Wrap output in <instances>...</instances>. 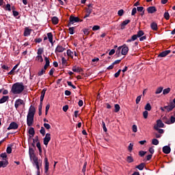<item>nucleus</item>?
Here are the masks:
<instances>
[{"label":"nucleus","mask_w":175,"mask_h":175,"mask_svg":"<svg viewBox=\"0 0 175 175\" xmlns=\"http://www.w3.org/2000/svg\"><path fill=\"white\" fill-rule=\"evenodd\" d=\"M31 161H32L33 166H36L37 169V173L38 175L40 174V167H42V160H38V157L35 155L33 150L29 149V151Z\"/></svg>","instance_id":"f257e3e1"},{"label":"nucleus","mask_w":175,"mask_h":175,"mask_svg":"<svg viewBox=\"0 0 175 175\" xmlns=\"http://www.w3.org/2000/svg\"><path fill=\"white\" fill-rule=\"evenodd\" d=\"M36 111V109H35V107L31 106L29 107V112L27 117V124L28 126H31L33 124V117L35 116Z\"/></svg>","instance_id":"f03ea898"},{"label":"nucleus","mask_w":175,"mask_h":175,"mask_svg":"<svg viewBox=\"0 0 175 175\" xmlns=\"http://www.w3.org/2000/svg\"><path fill=\"white\" fill-rule=\"evenodd\" d=\"M13 94H21L24 91V85L23 83H14L11 90Z\"/></svg>","instance_id":"7ed1b4c3"},{"label":"nucleus","mask_w":175,"mask_h":175,"mask_svg":"<svg viewBox=\"0 0 175 175\" xmlns=\"http://www.w3.org/2000/svg\"><path fill=\"white\" fill-rule=\"evenodd\" d=\"M49 66H50V59H49V57H45V65H44V68H42L41 70H40L38 72V75L43 76V75H44V73H46V70Z\"/></svg>","instance_id":"20e7f679"},{"label":"nucleus","mask_w":175,"mask_h":175,"mask_svg":"<svg viewBox=\"0 0 175 175\" xmlns=\"http://www.w3.org/2000/svg\"><path fill=\"white\" fill-rule=\"evenodd\" d=\"M121 49H122V55H126L128 54V51H129V48H128V46H126V44H124L122 46H119L118 48V50L116 51V53H120V51H121Z\"/></svg>","instance_id":"39448f33"},{"label":"nucleus","mask_w":175,"mask_h":175,"mask_svg":"<svg viewBox=\"0 0 175 175\" xmlns=\"http://www.w3.org/2000/svg\"><path fill=\"white\" fill-rule=\"evenodd\" d=\"M163 121L165 122V124H168L170 125V124H174L175 122V118L174 116H172L170 119H167L166 117L163 118Z\"/></svg>","instance_id":"423d86ee"},{"label":"nucleus","mask_w":175,"mask_h":175,"mask_svg":"<svg viewBox=\"0 0 175 175\" xmlns=\"http://www.w3.org/2000/svg\"><path fill=\"white\" fill-rule=\"evenodd\" d=\"M174 108L175 105L173 103H171L168 106L164 107V109L161 108V110H162V111H165V110H166V111H172V110Z\"/></svg>","instance_id":"0eeeda50"},{"label":"nucleus","mask_w":175,"mask_h":175,"mask_svg":"<svg viewBox=\"0 0 175 175\" xmlns=\"http://www.w3.org/2000/svg\"><path fill=\"white\" fill-rule=\"evenodd\" d=\"M51 140V133H46L44 138V146H47L49 144V142Z\"/></svg>","instance_id":"6e6552de"},{"label":"nucleus","mask_w":175,"mask_h":175,"mask_svg":"<svg viewBox=\"0 0 175 175\" xmlns=\"http://www.w3.org/2000/svg\"><path fill=\"white\" fill-rule=\"evenodd\" d=\"M21 105H25V103H24V100L18 98L15 101V108L16 109H18V107H20V106H21Z\"/></svg>","instance_id":"1a4fd4ad"},{"label":"nucleus","mask_w":175,"mask_h":175,"mask_svg":"<svg viewBox=\"0 0 175 175\" xmlns=\"http://www.w3.org/2000/svg\"><path fill=\"white\" fill-rule=\"evenodd\" d=\"M163 126H165V124L162 122V120H158L157 121V125H154V129L158 131V128H163Z\"/></svg>","instance_id":"9d476101"},{"label":"nucleus","mask_w":175,"mask_h":175,"mask_svg":"<svg viewBox=\"0 0 175 175\" xmlns=\"http://www.w3.org/2000/svg\"><path fill=\"white\" fill-rule=\"evenodd\" d=\"M64 51H65V48L61 45H57L55 51L56 54H58V53H64Z\"/></svg>","instance_id":"9b49d317"},{"label":"nucleus","mask_w":175,"mask_h":175,"mask_svg":"<svg viewBox=\"0 0 175 175\" xmlns=\"http://www.w3.org/2000/svg\"><path fill=\"white\" fill-rule=\"evenodd\" d=\"M50 166V163H49V159L47 157H45L44 159V170L45 173H47L49 172V167Z\"/></svg>","instance_id":"f8f14e48"},{"label":"nucleus","mask_w":175,"mask_h":175,"mask_svg":"<svg viewBox=\"0 0 175 175\" xmlns=\"http://www.w3.org/2000/svg\"><path fill=\"white\" fill-rule=\"evenodd\" d=\"M79 21H80V19L79 18V17L72 16L70 17V24H75V23H79Z\"/></svg>","instance_id":"ddd939ff"},{"label":"nucleus","mask_w":175,"mask_h":175,"mask_svg":"<svg viewBox=\"0 0 175 175\" xmlns=\"http://www.w3.org/2000/svg\"><path fill=\"white\" fill-rule=\"evenodd\" d=\"M18 128V125L16 122H12L9 127L8 128V131H10V129H17Z\"/></svg>","instance_id":"4468645a"},{"label":"nucleus","mask_w":175,"mask_h":175,"mask_svg":"<svg viewBox=\"0 0 175 175\" xmlns=\"http://www.w3.org/2000/svg\"><path fill=\"white\" fill-rule=\"evenodd\" d=\"M168 54H170V50L161 52V53L158 55V57H159V58H163L164 57H166V55H168Z\"/></svg>","instance_id":"2eb2a0df"},{"label":"nucleus","mask_w":175,"mask_h":175,"mask_svg":"<svg viewBox=\"0 0 175 175\" xmlns=\"http://www.w3.org/2000/svg\"><path fill=\"white\" fill-rule=\"evenodd\" d=\"M9 165L8 160L0 161V167H6Z\"/></svg>","instance_id":"dca6fc26"},{"label":"nucleus","mask_w":175,"mask_h":175,"mask_svg":"<svg viewBox=\"0 0 175 175\" xmlns=\"http://www.w3.org/2000/svg\"><path fill=\"white\" fill-rule=\"evenodd\" d=\"M129 23H131V20H125L124 21H123L120 25L121 29H124L125 26L128 25V24H129Z\"/></svg>","instance_id":"f3484780"},{"label":"nucleus","mask_w":175,"mask_h":175,"mask_svg":"<svg viewBox=\"0 0 175 175\" xmlns=\"http://www.w3.org/2000/svg\"><path fill=\"white\" fill-rule=\"evenodd\" d=\"M147 12L150 14L155 13V12H157V8L154 6L149 7L147 8Z\"/></svg>","instance_id":"a211bd4d"},{"label":"nucleus","mask_w":175,"mask_h":175,"mask_svg":"<svg viewBox=\"0 0 175 175\" xmlns=\"http://www.w3.org/2000/svg\"><path fill=\"white\" fill-rule=\"evenodd\" d=\"M170 147L165 146L163 148V152H164V154H170Z\"/></svg>","instance_id":"6ab92c4d"},{"label":"nucleus","mask_w":175,"mask_h":175,"mask_svg":"<svg viewBox=\"0 0 175 175\" xmlns=\"http://www.w3.org/2000/svg\"><path fill=\"white\" fill-rule=\"evenodd\" d=\"M32 31V29L29 28H25L24 31V36H29L31 35V32Z\"/></svg>","instance_id":"aec40b11"},{"label":"nucleus","mask_w":175,"mask_h":175,"mask_svg":"<svg viewBox=\"0 0 175 175\" xmlns=\"http://www.w3.org/2000/svg\"><path fill=\"white\" fill-rule=\"evenodd\" d=\"M72 72H75L76 73H80V72H81V68H80V67L74 66L72 67Z\"/></svg>","instance_id":"412c9836"},{"label":"nucleus","mask_w":175,"mask_h":175,"mask_svg":"<svg viewBox=\"0 0 175 175\" xmlns=\"http://www.w3.org/2000/svg\"><path fill=\"white\" fill-rule=\"evenodd\" d=\"M8 99H9V96H3L0 99V104H1V103H5V102H6V100H8Z\"/></svg>","instance_id":"4be33fe9"},{"label":"nucleus","mask_w":175,"mask_h":175,"mask_svg":"<svg viewBox=\"0 0 175 175\" xmlns=\"http://www.w3.org/2000/svg\"><path fill=\"white\" fill-rule=\"evenodd\" d=\"M36 61H37V62H43V57L40 55H38L36 57Z\"/></svg>","instance_id":"5701e85b"},{"label":"nucleus","mask_w":175,"mask_h":175,"mask_svg":"<svg viewBox=\"0 0 175 175\" xmlns=\"http://www.w3.org/2000/svg\"><path fill=\"white\" fill-rule=\"evenodd\" d=\"M172 91L170 88H165L163 90V95H167Z\"/></svg>","instance_id":"b1692460"},{"label":"nucleus","mask_w":175,"mask_h":175,"mask_svg":"<svg viewBox=\"0 0 175 175\" xmlns=\"http://www.w3.org/2000/svg\"><path fill=\"white\" fill-rule=\"evenodd\" d=\"M150 27L153 31H157V29H158V25L155 23H151Z\"/></svg>","instance_id":"393cba45"},{"label":"nucleus","mask_w":175,"mask_h":175,"mask_svg":"<svg viewBox=\"0 0 175 175\" xmlns=\"http://www.w3.org/2000/svg\"><path fill=\"white\" fill-rule=\"evenodd\" d=\"M144 166H146V164H144V163H142L141 164L137 165L136 168L139 170H143V169H144Z\"/></svg>","instance_id":"a878e982"},{"label":"nucleus","mask_w":175,"mask_h":175,"mask_svg":"<svg viewBox=\"0 0 175 175\" xmlns=\"http://www.w3.org/2000/svg\"><path fill=\"white\" fill-rule=\"evenodd\" d=\"M163 91V87H159L156 90L155 94L158 95V94H161Z\"/></svg>","instance_id":"bb28decb"},{"label":"nucleus","mask_w":175,"mask_h":175,"mask_svg":"<svg viewBox=\"0 0 175 175\" xmlns=\"http://www.w3.org/2000/svg\"><path fill=\"white\" fill-rule=\"evenodd\" d=\"M47 36H48V39H49L50 43H53V33H48Z\"/></svg>","instance_id":"cd10ccee"},{"label":"nucleus","mask_w":175,"mask_h":175,"mask_svg":"<svg viewBox=\"0 0 175 175\" xmlns=\"http://www.w3.org/2000/svg\"><path fill=\"white\" fill-rule=\"evenodd\" d=\"M52 23L55 25H57V24H58V18H57V16L52 18Z\"/></svg>","instance_id":"c85d7f7f"},{"label":"nucleus","mask_w":175,"mask_h":175,"mask_svg":"<svg viewBox=\"0 0 175 175\" xmlns=\"http://www.w3.org/2000/svg\"><path fill=\"white\" fill-rule=\"evenodd\" d=\"M67 55L70 57V58H73V52L70 51V49L67 50Z\"/></svg>","instance_id":"c756f323"},{"label":"nucleus","mask_w":175,"mask_h":175,"mask_svg":"<svg viewBox=\"0 0 175 175\" xmlns=\"http://www.w3.org/2000/svg\"><path fill=\"white\" fill-rule=\"evenodd\" d=\"M1 157L3 158V161H8V154L6 153H2Z\"/></svg>","instance_id":"7c9ffc66"},{"label":"nucleus","mask_w":175,"mask_h":175,"mask_svg":"<svg viewBox=\"0 0 175 175\" xmlns=\"http://www.w3.org/2000/svg\"><path fill=\"white\" fill-rule=\"evenodd\" d=\"M143 35H144V31H143L142 30H139L137 33V36L138 38H142V36H143Z\"/></svg>","instance_id":"2f4dec72"},{"label":"nucleus","mask_w":175,"mask_h":175,"mask_svg":"<svg viewBox=\"0 0 175 175\" xmlns=\"http://www.w3.org/2000/svg\"><path fill=\"white\" fill-rule=\"evenodd\" d=\"M152 144L154 145V146H158V144H159V141H158V139H153L152 140Z\"/></svg>","instance_id":"473e14b6"},{"label":"nucleus","mask_w":175,"mask_h":175,"mask_svg":"<svg viewBox=\"0 0 175 175\" xmlns=\"http://www.w3.org/2000/svg\"><path fill=\"white\" fill-rule=\"evenodd\" d=\"M126 161L129 163H132L133 162V158L131 156H128Z\"/></svg>","instance_id":"72a5a7b5"},{"label":"nucleus","mask_w":175,"mask_h":175,"mask_svg":"<svg viewBox=\"0 0 175 175\" xmlns=\"http://www.w3.org/2000/svg\"><path fill=\"white\" fill-rule=\"evenodd\" d=\"M29 135H31V136H33L35 135V130L33 129V128H30L29 129Z\"/></svg>","instance_id":"f704fd0d"},{"label":"nucleus","mask_w":175,"mask_h":175,"mask_svg":"<svg viewBox=\"0 0 175 175\" xmlns=\"http://www.w3.org/2000/svg\"><path fill=\"white\" fill-rule=\"evenodd\" d=\"M132 150H133V144L131 143L128 146V150L129 152H132Z\"/></svg>","instance_id":"c9c22d12"},{"label":"nucleus","mask_w":175,"mask_h":175,"mask_svg":"<svg viewBox=\"0 0 175 175\" xmlns=\"http://www.w3.org/2000/svg\"><path fill=\"white\" fill-rule=\"evenodd\" d=\"M114 107H115V112L118 113V111H120V105L116 104Z\"/></svg>","instance_id":"e433bc0d"},{"label":"nucleus","mask_w":175,"mask_h":175,"mask_svg":"<svg viewBox=\"0 0 175 175\" xmlns=\"http://www.w3.org/2000/svg\"><path fill=\"white\" fill-rule=\"evenodd\" d=\"M145 110H148V111H150L151 110V105L150 103H147L145 106Z\"/></svg>","instance_id":"4c0bfd02"},{"label":"nucleus","mask_w":175,"mask_h":175,"mask_svg":"<svg viewBox=\"0 0 175 175\" xmlns=\"http://www.w3.org/2000/svg\"><path fill=\"white\" fill-rule=\"evenodd\" d=\"M40 132L42 136H44L46 135V130H44V127H41Z\"/></svg>","instance_id":"58836bf2"},{"label":"nucleus","mask_w":175,"mask_h":175,"mask_svg":"<svg viewBox=\"0 0 175 175\" xmlns=\"http://www.w3.org/2000/svg\"><path fill=\"white\" fill-rule=\"evenodd\" d=\"M69 31V33H70V35H73V33H75V27H70L68 29Z\"/></svg>","instance_id":"ea45409f"},{"label":"nucleus","mask_w":175,"mask_h":175,"mask_svg":"<svg viewBox=\"0 0 175 175\" xmlns=\"http://www.w3.org/2000/svg\"><path fill=\"white\" fill-rule=\"evenodd\" d=\"M140 100H142V96H138L136 98V104L139 105V103H140Z\"/></svg>","instance_id":"a19ab883"},{"label":"nucleus","mask_w":175,"mask_h":175,"mask_svg":"<svg viewBox=\"0 0 175 175\" xmlns=\"http://www.w3.org/2000/svg\"><path fill=\"white\" fill-rule=\"evenodd\" d=\"M124 10H120L118 12V16H120V17H122V16H124Z\"/></svg>","instance_id":"79ce46f5"},{"label":"nucleus","mask_w":175,"mask_h":175,"mask_svg":"<svg viewBox=\"0 0 175 175\" xmlns=\"http://www.w3.org/2000/svg\"><path fill=\"white\" fill-rule=\"evenodd\" d=\"M102 125L104 132H107V128H106V124L105 123V122H102Z\"/></svg>","instance_id":"37998d69"},{"label":"nucleus","mask_w":175,"mask_h":175,"mask_svg":"<svg viewBox=\"0 0 175 175\" xmlns=\"http://www.w3.org/2000/svg\"><path fill=\"white\" fill-rule=\"evenodd\" d=\"M50 109V104L46 105L45 108V114L47 116V113H49V110Z\"/></svg>","instance_id":"c03bdc74"},{"label":"nucleus","mask_w":175,"mask_h":175,"mask_svg":"<svg viewBox=\"0 0 175 175\" xmlns=\"http://www.w3.org/2000/svg\"><path fill=\"white\" fill-rule=\"evenodd\" d=\"M164 18H165V20H169V18H170V15L168 12H165Z\"/></svg>","instance_id":"a18cd8bd"},{"label":"nucleus","mask_w":175,"mask_h":175,"mask_svg":"<svg viewBox=\"0 0 175 175\" xmlns=\"http://www.w3.org/2000/svg\"><path fill=\"white\" fill-rule=\"evenodd\" d=\"M144 118L147 119L148 117V111H145L143 112Z\"/></svg>","instance_id":"49530a36"},{"label":"nucleus","mask_w":175,"mask_h":175,"mask_svg":"<svg viewBox=\"0 0 175 175\" xmlns=\"http://www.w3.org/2000/svg\"><path fill=\"white\" fill-rule=\"evenodd\" d=\"M68 85H69L70 87H72V88H73L74 90H76V86H75L71 81H68L67 82Z\"/></svg>","instance_id":"de8ad7c7"},{"label":"nucleus","mask_w":175,"mask_h":175,"mask_svg":"<svg viewBox=\"0 0 175 175\" xmlns=\"http://www.w3.org/2000/svg\"><path fill=\"white\" fill-rule=\"evenodd\" d=\"M132 129H133V132L136 133V132H137V126H136L135 124L133 125Z\"/></svg>","instance_id":"09e8293b"},{"label":"nucleus","mask_w":175,"mask_h":175,"mask_svg":"<svg viewBox=\"0 0 175 175\" xmlns=\"http://www.w3.org/2000/svg\"><path fill=\"white\" fill-rule=\"evenodd\" d=\"M146 154H147V152H144L143 150H141L139 152V155L140 157H144V155H146Z\"/></svg>","instance_id":"8fccbe9b"},{"label":"nucleus","mask_w":175,"mask_h":175,"mask_svg":"<svg viewBox=\"0 0 175 175\" xmlns=\"http://www.w3.org/2000/svg\"><path fill=\"white\" fill-rule=\"evenodd\" d=\"M43 53V49L42 48L38 49L37 54L38 55H42Z\"/></svg>","instance_id":"3c124183"},{"label":"nucleus","mask_w":175,"mask_h":175,"mask_svg":"<svg viewBox=\"0 0 175 175\" xmlns=\"http://www.w3.org/2000/svg\"><path fill=\"white\" fill-rule=\"evenodd\" d=\"M5 10H8V12H10V10H12L10 4H7L5 5Z\"/></svg>","instance_id":"603ef678"},{"label":"nucleus","mask_w":175,"mask_h":175,"mask_svg":"<svg viewBox=\"0 0 175 175\" xmlns=\"http://www.w3.org/2000/svg\"><path fill=\"white\" fill-rule=\"evenodd\" d=\"M137 10H136V8H133L132 12H131V16H135L136 14V12Z\"/></svg>","instance_id":"864d4df0"},{"label":"nucleus","mask_w":175,"mask_h":175,"mask_svg":"<svg viewBox=\"0 0 175 175\" xmlns=\"http://www.w3.org/2000/svg\"><path fill=\"white\" fill-rule=\"evenodd\" d=\"M100 27H99L98 25H95L92 27V30L93 31H98V29H100Z\"/></svg>","instance_id":"5fc2aeb1"},{"label":"nucleus","mask_w":175,"mask_h":175,"mask_svg":"<svg viewBox=\"0 0 175 175\" xmlns=\"http://www.w3.org/2000/svg\"><path fill=\"white\" fill-rule=\"evenodd\" d=\"M44 128H46V129H50L51 128V126H50V124H49L47 123H44Z\"/></svg>","instance_id":"6e6d98bb"},{"label":"nucleus","mask_w":175,"mask_h":175,"mask_svg":"<svg viewBox=\"0 0 175 175\" xmlns=\"http://www.w3.org/2000/svg\"><path fill=\"white\" fill-rule=\"evenodd\" d=\"M7 153H8V154H12V147L8 146V147L7 148Z\"/></svg>","instance_id":"4d7b16f0"},{"label":"nucleus","mask_w":175,"mask_h":175,"mask_svg":"<svg viewBox=\"0 0 175 175\" xmlns=\"http://www.w3.org/2000/svg\"><path fill=\"white\" fill-rule=\"evenodd\" d=\"M66 62H67V61H66V59H65V57L62 58V64L63 65L66 64Z\"/></svg>","instance_id":"13d9d810"},{"label":"nucleus","mask_w":175,"mask_h":175,"mask_svg":"<svg viewBox=\"0 0 175 175\" xmlns=\"http://www.w3.org/2000/svg\"><path fill=\"white\" fill-rule=\"evenodd\" d=\"M137 38H139V37L137 36V34H136V35H133V36H132V38H131V40H132L133 42V41L136 40V39H137Z\"/></svg>","instance_id":"bf43d9fd"},{"label":"nucleus","mask_w":175,"mask_h":175,"mask_svg":"<svg viewBox=\"0 0 175 175\" xmlns=\"http://www.w3.org/2000/svg\"><path fill=\"white\" fill-rule=\"evenodd\" d=\"M121 73V70H119L115 75V77H118L120 76V74Z\"/></svg>","instance_id":"052dcab7"},{"label":"nucleus","mask_w":175,"mask_h":175,"mask_svg":"<svg viewBox=\"0 0 175 175\" xmlns=\"http://www.w3.org/2000/svg\"><path fill=\"white\" fill-rule=\"evenodd\" d=\"M83 33H84V35H89L90 31H88V29H83Z\"/></svg>","instance_id":"680f3d73"},{"label":"nucleus","mask_w":175,"mask_h":175,"mask_svg":"<svg viewBox=\"0 0 175 175\" xmlns=\"http://www.w3.org/2000/svg\"><path fill=\"white\" fill-rule=\"evenodd\" d=\"M154 147H151L149 148V152H150V154H154Z\"/></svg>","instance_id":"e2e57ef3"},{"label":"nucleus","mask_w":175,"mask_h":175,"mask_svg":"<svg viewBox=\"0 0 175 175\" xmlns=\"http://www.w3.org/2000/svg\"><path fill=\"white\" fill-rule=\"evenodd\" d=\"M68 109H69V107L68 105H65L63 107V111L65 112L68 111Z\"/></svg>","instance_id":"0e129e2a"},{"label":"nucleus","mask_w":175,"mask_h":175,"mask_svg":"<svg viewBox=\"0 0 175 175\" xmlns=\"http://www.w3.org/2000/svg\"><path fill=\"white\" fill-rule=\"evenodd\" d=\"M116 53V50L112 49L111 51L109 53V55H113Z\"/></svg>","instance_id":"69168bd1"},{"label":"nucleus","mask_w":175,"mask_h":175,"mask_svg":"<svg viewBox=\"0 0 175 175\" xmlns=\"http://www.w3.org/2000/svg\"><path fill=\"white\" fill-rule=\"evenodd\" d=\"M120 62H121V59L116 60L112 64L115 66L117 65V64H120Z\"/></svg>","instance_id":"338daca9"},{"label":"nucleus","mask_w":175,"mask_h":175,"mask_svg":"<svg viewBox=\"0 0 175 175\" xmlns=\"http://www.w3.org/2000/svg\"><path fill=\"white\" fill-rule=\"evenodd\" d=\"M12 13L14 17H17V16H18V12L17 11H13Z\"/></svg>","instance_id":"774afa93"}]
</instances>
